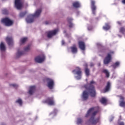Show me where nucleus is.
<instances>
[{"instance_id":"f257e3e1","label":"nucleus","mask_w":125,"mask_h":125,"mask_svg":"<svg viewBox=\"0 0 125 125\" xmlns=\"http://www.w3.org/2000/svg\"><path fill=\"white\" fill-rule=\"evenodd\" d=\"M94 83H95V82L92 81L90 82L88 87L86 85H84V87L88 91L91 97H95V96H96V90H95V87L93 85Z\"/></svg>"},{"instance_id":"f03ea898","label":"nucleus","mask_w":125,"mask_h":125,"mask_svg":"<svg viewBox=\"0 0 125 125\" xmlns=\"http://www.w3.org/2000/svg\"><path fill=\"white\" fill-rule=\"evenodd\" d=\"M98 113V111H95L93 113H92L91 116V118L89 119V120L86 122V125H95L98 123H99V118L95 119L94 117L96 116V114Z\"/></svg>"},{"instance_id":"7ed1b4c3","label":"nucleus","mask_w":125,"mask_h":125,"mask_svg":"<svg viewBox=\"0 0 125 125\" xmlns=\"http://www.w3.org/2000/svg\"><path fill=\"white\" fill-rule=\"evenodd\" d=\"M41 13H42V9H37L34 14L27 16L26 19V22L27 23H33L34 22V18L39 17L41 15Z\"/></svg>"},{"instance_id":"20e7f679","label":"nucleus","mask_w":125,"mask_h":125,"mask_svg":"<svg viewBox=\"0 0 125 125\" xmlns=\"http://www.w3.org/2000/svg\"><path fill=\"white\" fill-rule=\"evenodd\" d=\"M114 54H115V52L113 51H109L104 60V63L105 65H107L111 62V60H112V55H114Z\"/></svg>"},{"instance_id":"39448f33","label":"nucleus","mask_w":125,"mask_h":125,"mask_svg":"<svg viewBox=\"0 0 125 125\" xmlns=\"http://www.w3.org/2000/svg\"><path fill=\"white\" fill-rule=\"evenodd\" d=\"M2 23L5 24V26H7L8 27H10V26H12L13 25V21H11L8 18H5L1 20Z\"/></svg>"},{"instance_id":"423d86ee","label":"nucleus","mask_w":125,"mask_h":125,"mask_svg":"<svg viewBox=\"0 0 125 125\" xmlns=\"http://www.w3.org/2000/svg\"><path fill=\"white\" fill-rule=\"evenodd\" d=\"M76 72V74L78 76H76L77 80H81L82 79V69L80 67H77L76 69L72 71V73H75Z\"/></svg>"},{"instance_id":"0eeeda50","label":"nucleus","mask_w":125,"mask_h":125,"mask_svg":"<svg viewBox=\"0 0 125 125\" xmlns=\"http://www.w3.org/2000/svg\"><path fill=\"white\" fill-rule=\"evenodd\" d=\"M58 29H55L54 30L49 31L47 33V37L48 39H51L53 36H55L58 32Z\"/></svg>"},{"instance_id":"6e6552de","label":"nucleus","mask_w":125,"mask_h":125,"mask_svg":"<svg viewBox=\"0 0 125 125\" xmlns=\"http://www.w3.org/2000/svg\"><path fill=\"white\" fill-rule=\"evenodd\" d=\"M44 59H45V57L42 55L36 57L35 58V61L37 63H42L44 61Z\"/></svg>"},{"instance_id":"1a4fd4ad","label":"nucleus","mask_w":125,"mask_h":125,"mask_svg":"<svg viewBox=\"0 0 125 125\" xmlns=\"http://www.w3.org/2000/svg\"><path fill=\"white\" fill-rule=\"evenodd\" d=\"M43 103H46L48 105H54V100L53 97L47 98L46 100L42 101Z\"/></svg>"},{"instance_id":"9d476101","label":"nucleus","mask_w":125,"mask_h":125,"mask_svg":"<svg viewBox=\"0 0 125 125\" xmlns=\"http://www.w3.org/2000/svg\"><path fill=\"white\" fill-rule=\"evenodd\" d=\"M91 0V8L92 9L93 14H95V11L96 10V5H95V0Z\"/></svg>"},{"instance_id":"9b49d317","label":"nucleus","mask_w":125,"mask_h":125,"mask_svg":"<svg viewBox=\"0 0 125 125\" xmlns=\"http://www.w3.org/2000/svg\"><path fill=\"white\" fill-rule=\"evenodd\" d=\"M48 85L47 86L49 87L50 89H52L53 88V86L54 85V81L52 79H47Z\"/></svg>"},{"instance_id":"f8f14e48","label":"nucleus","mask_w":125,"mask_h":125,"mask_svg":"<svg viewBox=\"0 0 125 125\" xmlns=\"http://www.w3.org/2000/svg\"><path fill=\"white\" fill-rule=\"evenodd\" d=\"M15 5L17 9H21V7H22L21 0H15Z\"/></svg>"},{"instance_id":"ddd939ff","label":"nucleus","mask_w":125,"mask_h":125,"mask_svg":"<svg viewBox=\"0 0 125 125\" xmlns=\"http://www.w3.org/2000/svg\"><path fill=\"white\" fill-rule=\"evenodd\" d=\"M89 95L88 93L86 92V91H84L83 93L82 98L83 101H86L88 99Z\"/></svg>"},{"instance_id":"4468645a","label":"nucleus","mask_w":125,"mask_h":125,"mask_svg":"<svg viewBox=\"0 0 125 125\" xmlns=\"http://www.w3.org/2000/svg\"><path fill=\"white\" fill-rule=\"evenodd\" d=\"M79 45L80 49H82V50H85V44H84V42L83 41H80L79 42Z\"/></svg>"},{"instance_id":"2eb2a0df","label":"nucleus","mask_w":125,"mask_h":125,"mask_svg":"<svg viewBox=\"0 0 125 125\" xmlns=\"http://www.w3.org/2000/svg\"><path fill=\"white\" fill-rule=\"evenodd\" d=\"M111 87V83L110 82H107V85L104 88V93H106V92H108L110 90V88Z\"/></svg>"},{"instance_id":"dca6fc26","label":"nucleus","mask_w":125,"mask_h":125,"mask_svg":"<svg viewBox=\"0 0 125 125\" xmlns=\"http://www.w3.org/2000/svg\"><path fill=\"white\" fill-rule=\"evenodd\" d=\"M95 110V107H93L90 108L87 112V113L85 115V118H87L88 117H89L90 116V114L93 112Z\"/></svg>"},{"instance_id":"f3484780","label":"nucleus","mask_w":125,"mask_h":125,"mask_svg":"<svg viewBox=\"0 0 125 125\" xmlns=\"http://www.w3.org/2000/svg\"><path fill=\"white\" fill-rule=\"evenodd\" d=\"M6 41L8 44V45H12L13 43V39L11 37H7Z\"/></svg>"},{"instance_id":"a211bd4d","label":"nucleus","mask_w":125,"mask_h":125,"mask_svg":"<svg viewBox=\"0 0 125 125\" xmlns=\"http://www.w3.org/2000/svg\"><path fill=\"white\" fill-rule=\"evenodd\" d=\"M36 90V86H31L29 87V90L28 92L29 94L30 95H32L33 93L35 92V91Z\"/></svg>"},{"instance_id":"6ab92c4d","label":"nucleus","mask_w":125,"mask_h":125,"mask_svg":"<svg viewBox=\"0 0 125 125\" xmlns=\"http://www.w3.org/2000/svg\"><path fill=\"white\" fill-rule=\"evenodd\" d=\"M67 20L69 24V28H73V27H74V24L72 23V21H73V19L71 18H67Z\"/></svg>"},{"instance_id":"aec40b11","label":"nucleus","mask_w":125,"mask_h":125,"mask_svg":"<svg viewBox=\"0 0 125 125\" xmlns=\"http://www.w3.org/2000/svg\"><path fill=\"white\" fill-rule=\"evenodd\" d=\"M110 28H111V26L109 23H105V26L103 27V29H104V31H108V30H110Z\"/></svg>"},{"instance_id":"412c9836","label":"nucleus","mask_w":125,"mask_h":125,"mask_svg":"<svg viewBox=\"0 0 125 125\" xmlns=\"http://www.w3.org/2000/svg\"><path fill=\"white\" fill-rule=\"evenodd\" d=\"M72 5L73 7H75V8H79V7H81V4L78 1L74 2Z\"/></svg>"},{"instance_id":"4be33fe9","label":"nucleus","mask_w":125,"mask_h":125,"mask_svg":"<svg viewBox=\"0 0 125 125\" xmlns=\"http://www.w3.org/2000/svg\"><path fill=\"white\" fill-rule=\"evenodd\" d=\"M70 48L72 53H77V52H78V49L77 48L76 45H74L73 46L71 47Z\"/></svg>"},{"instance_id":"5701e85b","label":"nucleus","mask_w":125,"mask_h":125,"mask_svg":"<svg viewBox=\"0 0 125 125\" xmlns=\"http://www.w3.org/2000/svg\"><path fill=\"white\" fill-rule=\"evenodd\" d=\"M120 62H116L115 63L111 65V67H113V69H116L118 68V67L120 66Z\"/></svg>"},{"instance_id":"b1692460","label":"nucleus","mask_w":125,"mask_h":125,"mask_svg":"<svg viewBox=\"0 0 125 125\" xmlns=\"http://www.w3.org/2000/svg\"><path fill=\"white\" fill-rule=\"evenodd\" d=\"M0 49L1 51H4L5 50V45L3 42H1L0 44Z\"/></svg>"},{"instance_id":"393cba45","label":"nucleus","mask_w":125,"mask_h":125,"mask_svg":"<svg viewBox=\"0 0 125 125\" xmlns=\"http://www.w3.org/2000/svg\"><path fill=\"white\" fill-rule=\"evenodd\" d=\"M28 40V38L26 37L22 38L20 40V42L21 44H23V43H25L26 42H27V40Z\"/></svg>"},{"instance_id":"a878e982","label":"nucleus","mask_w":125,"mask_h":125,"mask_svg":"<svg viewBox=\"0 0 125 125\" xmlns=\"http://www.w3.org/2000/svg\"><path fill=\"white\" fill-rule=\"evenodd\" d=\"M27 14V11L21 12L20 13L19 16L20 18H23L25 17V15Z\"/></svg>"},{"instance_id":"bb28decb","label":"nucleus","mask_w":125,"mask_h":125,"mask_svg":"<svg viewBox=\"0 0 125 125\" xmlns=\"http://www.w3.org/2000/svg\"><path fill=\"white\" fill-rule=\"evenodd\" d=\"M103 73L105 74L106 78H109L110 77V73H109V72L107 69H104L103 70Z\"/></svg>"},{"instance_id":"cd10ccee","label":"nucleus","mask_w":125,"mask_h":125,"mask_svg":"<svg viewBox=\"0 0 125 125\" xmlns=\"http://www.w3.org/2000/svg\"><path fill=\"white\" fill-rule=\"evenodd\" d=\"M119 32L123 34V35H125V28L124 27H120L119 29Z\"/></svg>"},{"instance_id":"c85d7f7f","label":"nucleus","mask_w":125,"mask_h":125,"mask_svg":"<svg viewBox=\"0 0 125 125\" xmlns=\"http://www.w3.org/2000/svg\"><path fill=\"white\" fill-rule=\"evenodd\" d=\"M83 123V120L81 118H78L77 119V125H82Z\"/></svg>"},{"instance_id":"c756f323","label":"nucleus","mask_w":125,"mask_h":125,"mask_svg":"<svg viewBox=\"0 0 125 125\" xmlns=\"http://www.w3.org/2000/svg\"><path fill=\"white\" fill-rule=\"evenodd\" d=\"M100 102H101L102 104H106V103H107V99H106L105 98H102L100 100Z\"/></svg>"},{"instance_id":"7c9ffc66","label":"nucleus","mask_w":125,"mask_h":125,"mask_svg":"<svg viewBox=\"0 0 125 125\" xmlns=\"http://www.w3.org/2000/svg\"><path fill=\"white\" fill-rule=\"evenodd\" d=\"M84 71L86 76H87V77L88 76H89V69H88V68H85Z\"/></svg>"},{"instance_id":"2f4dec72","label":"nucleus","mask_w":125,"mask_h":125,"mask_svg":"<svg viewBox=\"0 0 125 125\" xmlns=\"http://www.w3.org/2000/svg\"><path fill=\"white\" fill-rule=\"evenodd\" d=\"M24 54V52H20L19 51H18V52L17 53V57H19L20 56H21V55H23Z\"/></svg>"},{"instance_id":"473e14b6","label":"nucleus","mask_w":125,"mask_h":125,"mask_svg":"<svg viewBox=\"0 0 125 125\" xmlns=\"http://www.w3.org/2000/svg\"><path fill=\"white\" fill-rule=\"evenodd\" d=\"M16 103H19L20 106H22L23 102H22V100H21V99H19L17 101H16Z\"/></svg>"},{"instance_id":"72a5a7b5","label":"nucleus","mask_w":125,"mask_h":125,"mask_svg":"<svg viewBox=\"0 0 125 125\" xmlns=\"http://www.w3.org/2000/svg\"><path fill=\"white\" fill-rule=\"evenodd\" d=\"M120 106L121 107H125V101H120Z\"/></svg>"},{"instance_id":"f704fd0d","label":"nucleus","mask_w":125,"mask_h":125,"mask_svg":"<svg viewBox=\"0 0 125 125\" xmlns=\"http://www.w3.org/2000/svg\"><path fill=\"white\" fill-rule=\"evenodd\" d=\"M56 113H57V110L55 109L53 112L50 113V116H51V115H53V116H56Z\"/></svg>"},{"instance_id":"c9c22d12","label":"nucleus","mask_w":125,"mask_h":125,"mask_svg":"<svg viewBox=\"0 0 125 125\" xmlns=\"http://www.w3.org/2000/svg\"><path fill=\"white\" fill-rule=\"evenodd\" d=\"M2 13L3 14H8V11L6 9H4L2 10Z\"/></svg>"},{"instance_id":"e433bc0d","label":"nucleus","mask_w":125,"mask_h":125,"mask_svg":"<svg viewBox=\"0 0 125 125\" xmlns=\"http://www.w3.org/2000/svg\"><path fill=\"white\" fill-rule=\"evenodd\" d=\"M30 50V45H28L24 48V51H29Z\"/></svg>"},{"instance_id":"4c0bfd02","label":"nucleus","mask_w":125,"mask_h":125,"mask_svg":"<svg viewBox=\"0 0 125 125\" xmlns=\"http://www.w3.org/2000/svg\"><path fill=\"white\" fill-rule=\"evenodd\" d=\"M11 85H12V86H13V87H15L16 88H17V87H18V85L16 84H11Z\"/></svg>"},{"instance_id":"58836bf2","label":"nucleus","mask_w":125,"mask_h":125,"mask_svg":"<svg viewBox=\"0 0 125 125\" xmlns=\"http://www.w3.org/2000/svg\"><path fill=\"white\" fill-rule=\"evenodd\" d=\"M120 100H122V101H124L125 100V98L122 96H120Z\"/></svg>"},{"instance_id":"ea45409f","label":"nucleus","mask_w":125,"mask_h":125,"mask_svg":"<svg viewBox=\"0 0 125 125\" xmlns=\"http://www.w3.org/2000/svg\"><path fill=\"white\" fill-rule=\"evenodd\" d=\"M84 67H85V68H88V65H87V63H85L84 64Z\"/></svg>"},{"instance_id":"a19ab883","label":"nucleus","mask_w":125,"mask_h":125,"mask_svg":"<svg viewBox=\"0 0 125 125\" xmlns=\"http://www.w3.org/2000/svg\"><path fill=\"white\" fill-rule=\"evenodd\" d=\"M119 125H125V123L124 122H120L119 123Z\"/></svg>"},{"instance_id":"79ce46f5","label":"nucleus","mask_w":125,"mask_h":125,"mask_svg":"<svg viewBox=\"0 0 125 125\" xmlns=\"http://www.w3.org/2000/svg\"><path fill=\"white\" fill-rule=\"evenodd\" d=\"M62 45H64V44H65V41H64V40L62 41Z\"/></svg>"},{"instance_id":"37998d69","label":"nucleus","mask_w":125,"mask_h":125,"mask_svg":"<svg viewBox=\"0 0 125 125\" xmlns=\"http://www.w3.org/2000/svg\"><path fill=\"white\" fill-rule=\"evenodd\" d=\"M45 25H48V24H49V21H45Z\"/></svg>"},{"instance_id":"c03bdc74","label":"nucleus","mask_w":125,"mask_h":125,"mask_svg":"<svg viewBox=\"0 0 125 125\" xmlns=\"http://www.w3.org/2000/svg\"><path fill=\"white\" fill-rule=\"evenodd\" d=\"M94 66V64L93 63H90V67H93Z\"/></svg>"},{"instance_id":"a18cd8bd","label":"nucleus","mask_w":125,"mask_h":125,"mask_svg":"<svg viewBox=\"0 0 125 125\" xmlns=\"http://www.w3.org/2000/svg\"><path fill=\"white\" fill-rule=\"evenodd\" d=\"M122 2L123 3H125V0H123Z\"/></svg>"},{"instance_id":"49530a36","label":"nucleus","mask_w":125,"mask_h":125,"mask_svg":"<svg viewBox=\"0 0 125 125\" xmlns=\"http://www.w3.org/2000/svg\"><path fill=\"white\" fill-rule=\"evenodd\" d=\"M118 24H119V25H121V22L118 21Z\"/></svg>"},{"instance_id":"de8ad7c7","label":"nucleus","mask_w":125,"mask_h":125,"mask_svg":"<svg viewBox=\"0 0 125 125\" xmlns=\"http://www.w3.org/2000/svg\"><path fill=\"white\" fill-rule=\"evenodd\" d=\"M88 28H92V26H89Z\"/></svg>"},{"instance_id":"09e8293b","label":"nucleus","mask_w":125,"mask_h":125,"mask_svg":"<svg viewBox=\"0 0 125 125\" xmlns=\"http://www.w3.org/2000/svg\"><path fill=\"white\" fill-rule=\"evenodd\" d=\"M119 37H122L121 36L119 35Z\"/></svg>"}]
</instances>
